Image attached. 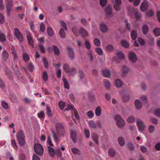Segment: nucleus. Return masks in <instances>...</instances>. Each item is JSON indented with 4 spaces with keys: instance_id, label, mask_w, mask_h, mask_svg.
Masks as SVG:
<instances>
[{
    "instance_id": "nucleus-1",
    "label": "nucleus",
    "mask_w": 160,
    "mask_h": 160,
    "mask_svg": "<svg viewBox=\"0 0 160 160\" xmlns=\"http://www.w3.org/2000/svg\"><path fill=\"white\" fill-rule=\"evenodd\" d=\"M63 68L65 72L70 75L74 76L76 73V71L75 68H72L70 69L69 65L68 64H65L63 67Z\"/></svg>"
},
{
    "instance_id": "nucleus-2",
    "label": "nucleus",
    "mask_w": 160,
    "mask_h": 160,
    "mask_svg": "<svg viewBox=\"0 0 160 160\" xmlns=\"http://www.w3.org/2000/svg\"><path fill=\"white\" fill-rule=\"evenodd\" d=\"M34 149L36 153L40 156L42 155L43 153L44 149L43 146L40 144L36 143L34 144Z\"/></svg>"
},
{
    "instance_id": "nucleus-3",
    "label": "nucleus",
    "mask_w": 160,
    "mask_h": 160,
    "mask_svg": "<svg viewBox=\"0 0 160 160\" xmlns=\"http://www.w3.org/2000/svg\"><path fill=\"white\" fill-rule=\"evenodd\" d=\"M17 138L19 144L21 146L24 145L25 143V137L22 131H21L18 132L17 135Z\"/></svg>"
},
{
    "instance_id": "nucleus-4",
    "label": "nucleus",
    "mask_w": 160,
    "mask_h": 160,
    "mask_svg": "<svg viewBox=\"0 0 160 160\" xmlns=\"http://www.w3.org/2000/svg\"><path fill=\"white\" fill-rule=\"evenodd\" d=\"M114 119L116 121L117 125L118 127L121 128L124 126L125 122L119 115H116L114 117Z\"/></svg>"
},
{
    "instance_id": "nucleus-5",
    "label": "nucleus",
    "mask_w": 160,
    "mask_h": 160,
    "mask_svg": "<svg viewBox=\"0 0 160 160\" xmlns=\"http://www.w3.org/2000/svg\"><path fill=\"white\" fill-rule=\"evenodd\" d=\"M56 131L58 134L63 136L65 133V130L62 124L60 123H57L56 125Z\"/></svg>"
},
{
    "instance_id": "nucleus-6",
    "label": "nucleus",
    "mask_w": 160,
    "mask_h": 160,
    "mask_svg": "<svg viewBox=\"0 0 160 160\" xmlns=\"http://www.w3.org/2000/svg\"><path fill=\"white\" fill-rule=\"evenodd\" d=\"M136 122L140 132L142 133L145 128V125L143 124L142 121L139 119H137Z\"/></svg>"
},
{
    "instance_id": "nucleus-7",
    "label": "nucleus",
    "mask_w": 160,
    "mask_h": 160,
    "mask_svg": "<svg viewBox=\"0 0 160 160\" xmlns=\"http://www.w3.org/2000/svg\"><path fill=\"white\" fill-rule=\"evenodd\" d=\"M128 58L129 60L132 62H135L137 60L136 54L132 52H130L128 54Z\"/></svg>"
},
{
    "instance_id": "nucleus-8",
    "label": "nucleus",
    "mask_w": 160,
    "mask_h": 160,
    "mask_svg": "<svg viewBox=\"0 0 160 160\" xmlns=\"http://www.w3.org/2000/svg\"><path fill=\"white\" fill-rule=\"evenodd\" d=\"M14 35L20 42L23 41V37L18 29L16 28L15 29Z\"/></svg>"
},
{
    "instance_id": "nucleus-9",
    "label": "nucleus",
    "mask_w": 160,
    "mask_h": 160,
    "mask_svg": "<svg viewBox=\"0 0 160 160\" xmlns=\"http://www.w3.org/2000/svg\"><path fill=\"white\" fill-rule=\"evenodd\" d=\"M148 7V4L147 0H144L143 2L141 4L140 6L141 10L143 12L146 11Z\"/></svg>"
},
{
    "instance_id": "nucleus-10",
    "label": "nucleus",
    "mask_w": 160,
    "mask_h": 160,
    "mask_svg": "<svg viewBox=\"0 0 160 160\" xmlns=\"http://www.w3.org/2000/svg\"><path fill=\"white\" fill-rule=\"evenodd\" d=\"M27 37L28 42L29 44L33 48L34 46L33 43V41L32 38L31 36V34H30V32L28 31L27 32Z\"/></svg>"
},
{
    "instance_id": "nucleus-11",
    "label": "nucleus",
    "mask_w": 160,
    "mask_h": 160,
    "mask_svg": "<svg viewBox=\"0 0 160 160\" xmlns=\"http://www.w3.org/2000/svg\"><path fill=\"white\" fill-rule=\"evenodd\" d=\"M7 2V4L6 5V8L7 9V12L8 15H9L11 12V7L12 6V4L11 2L10 1V0H6Z\"/></svg>"
},
{
    "instance_id": "nucleus-12",
    "label": "nucleus",
    "mask_w": 160,
    "mask_h": 160,
    "mask_svg": "<svg viewBox=\"0 0 160 160\" xmlns=\"http://www.w3.org/2000/svg\"><path fill=\"white\" fill-rule=\"evenodd\" d=\"M124 93V91H122L119 92V94L120 95H122V99L124 102H127L129 99V96L127 94H124L122 95Z\"/></svg>"
},
{
    "instance_id": "nucleus-13",
    "label": "nucleus",
    "mask_w": 160,
    "mask_h": 160,
    "mask_svg": "<svg viewBox=\"0 0 160 160\" xmlns=\"http://www.w3.org/2000/svg\"><path fill=\"white\" fill-rule=\"evenodd\" d=\"M71 136L72 141L74 143L77 142L76 132L74 130H72L71 132Z\"/></svg>"
},
{
    "instance_id": "nucleus-14",
    "label": "nucleus",
    "mask_w": 160,
    "mask_h": 160,
    "mask_svg": "<svg viewBox=\"0 0 160 160\" xmlns=\"http://www.w3.org/2000/svg\"><path fill=\"white\" fill-rule=\"evenodd\" d=\"M52 133L53 135V138L55 142L56 143H58L59 142L58 136L62 135L61 134H58L55 132L53 130L52 131Z\"/></svg>"
},
{
    "instance_id": "nucleus-15",
    "label": "nucleus",
    "mask_w": 160,
    "mask_h": 160,
    "mask_svg": "<svg viewBox=\"0 0 160 160\" xmlns=\"http://www.w3.org/2000/svg\"><path fill=\"white\" fill-rule=\"evenodd\" d=\"M112 8L111 6L108 7L106 10L105 12L108 18H109V16H112Z\"/></svg>"
},
{
    "instance_id": "nucleus-16",
    "label": "nucleus",
    "mask_w": 160,
    "mask_h": 160,
    "mask_svg": "<svg viewBox=\"0 0 160 160\" xmlns=\"http://www.w3.org/2000/svg\"><path fill=\"white\" fill-rule=\"evenodd\" d=\"M115 83L117 88H119L123 85V82L120 80L117 79L115 80Z\"/></svg>"
},
{
    "instance_id": "nucleus-17",
    "label": "nucleus",
    "mask_w": 160,
    "mask_h": 160,
    "mask_svg": "<svg viewBox=\"0 0 160 160\" xmlns=\"http://www.w3.org/2000/svg\"><path fill=\"white\" fill-rule=\"evenodd\" d=\"M2 57L4 61H6L9 57V54L6 50H4L2 52Z\"/></svg>"
},
{
    "instance_id": "nucleus-18",
    "label": "nucleus",
    "mask_w": 160,
    "mask_h": 160,
    "mask_svg": "<svg viewBox=\"0 0 160 160\" xmlns=\"http://www.w3.org/2000/svg\"><path fill=\"white\" fill-rule=\"evenodd\" d=\"M68 54L70 58L71 59H73L74 58V52L73 50L70 48H68Z\"/></svg>"
},
{
    "instance_id": "nucleus-19",
    "label": "nucleus",
    "mask_w": 160,
    "mask_h": 160,
    "mask_svg": "<svg viewBox=\"0 0 160 160\" xmlns=\"http://www.w3.org/2000/svg\"><path fill=\"white\" fill-rule=\"evenodd\" d=\"M135 104L136 108L137 109H140L141 108L142 104L138 100H136L135 102Z\"/></svg>"
},
{
    "instance_id": "nucleus-20",
    "label": "nucleus",
    "mask_w": 160,
    "mask_h": 160,
    "mask_svg": "<svg viewBox=\"0 0 160 160\" xmlns=\"http://www.w3.org/2000/svg\"><path fill=\"white\" fill-rule=\"evenodd\" d=\"M100 28L101 30L103 32H106L108 31L107 26L103 23H101L100 24Z\"/></svg>"
},
{
    "instance_id": "nucleus-21",
    "label": "nucleus",
    "mask_w": 160,
    "mask_h": 160,
    "mask_svg": "<svg viewBox=\"0 0 160 160\" xmlns=\"http://www.w3.org/2000/svg\"><path fill=\"white\" fill-rule=\"evenodd\" d=\"M103 76L106 78H109L110 76L111 73L110 71L108 69H105L102 72Z\"/></svg>"
},
{
    "instance_id": "nucleus-22",
    "label": "nucleus",
    "mask_w": 160,
    "mask_h": 160,
    "mask_svg": "<svg viewBox=\"0 0 160 160\" xmlns=\"http://www.w3.org/2000/svg\"><path fill=\"white\" fill-rule=\"evenodd\" d=\"M79 32L81 35L83 37H87L88 35V33L86 30L82 28L80 29Z\"/></svg>"
},
{
    "instance_id": "nucleus-23",
    "label": "nucleus",
    "mask_w": 160,
    "mask_h": 160,
    "mask_svg": "<svg viewBox=\"0 0 160 160\" xmlns=\"http://www.w3.org/2000/svg\"><path fill=\"white\" fill-rule=\"evenodd\" d=\"M101 108L100 106H98L95 109V113L97 116H99L101 114Z\"/></svg>"
},
{
    "instance_id": "nucleus-24",
    "label": "nucleus",
    "mask_w": 160,
    "mask_h": 160,
    "mask_svg": "<svg viewBox=\"0 0 160 160\" xmlns=\"http://www.w3.org/2000/svg\"><path fill=\"white\" fill-rule=\"evenodd\" d=\"M92 138L93 141L95 142L96 144H98L99 142L98 140V135L95 134H92Z\"/></svg>"
},
{
    "instance_id": "nucleus-25",
    "label": "nucleus",
    "mask_w": 160,
    "mask_h": 160,
    "mask_svg": "<svg viewBox=\"0 0 160 160\" xmlns=\"http://www.w3.org/2000/svg\"><path fill=\"white\" fill-rule=\"evenodd\" d=\"M47 31L48 35L50 36H52L53 35V30L51 27L48 26L47 28Z\"/></svg>"
},
{
    "instance_id": "nucleus-26",
    "label": "nucleus",
    "mask_w": 160,
    "mask_h": 160,
    "mask_svg": "<svg viewBox=\"0 0 160 160\" xmlns=\"http://www.w3.org/2000/svg\"><path fill=\"white\" fill-rule=\"evenodd\" d=\"M129 71V68L126 66H123L122 68V71L124 75H126L128 73Z\"/></svg>"
},
{
    "instance_id": "nucleus-27",
    "label": "nucleus",
    "mask_w": 160,
    "mask_h": 160,
    "mask_svg": "<svg viewBox=\"0 0 160 160\" xmlns=\"http://www.w3.org/2000/svg\"><path fill=\"white\" fill-rule=\"evenodd\" d=\"M142 30L143 33L144 34H146L147 33L148 31V26L147 25H143L142 27Z\"/></svg>"
},
{
    "instance_id": "nucleus-28",
    "label": "nucleus",
    "mask_w": 160,
    "mask_h": 160,
    "mask_svg": "<svg viewBox=\"0 0 160 160\" xmlns=\"http://www.w3.org/2000/svg\"><path fill=\"white\" fill-rule=\"evenodd\" d=\"M131 38L133 40H135L137 38V33L135 30H132L131 32Z\"/></svg>"
},
{
    "instance_id": "nucleus-29",
    "label": "nucleus",
    "mask_w": 160,
    "mask_h": 160,
    "mask_svg": "<svg viewBox=\"0 0 160 160\" xmlns=\"http://www.w3.org/2000/svg\"><path fill=\"white\" fill-rule=\"evenodd\" d=\"M122 46L126 48H128L129 46V44L128 42L126 40H122L121 42Z\"/></svg>"
},
{
    "instance_id": "nucleus-30",
    "label": "nucleus",
    "mask_w": 160,
    "mask_h": 160,
    "mask_svg": "<svg viewBox=\"0 0 160 160\" xmlns=\"http://www.w3.org/2000/svg\"><path fill=\"white\" fill-rule=\"evenodd\" d=\"M63 80L64 83V87L67 89H69V85L67 80L63 77Z\"/></svg>"
},
{
    "instance_id": "nucleus-31",
    "label": "nucleus",
    "mask_w": 160,
    "mask_h": 160,
    "mask_svg": "<svg viewBox=\"0 0 160 160\" xmlns=\"http://www.w3.org/2000/svg\"><path fill=\"white\" fill-rule=\"evenodd\" d=\"M53 47L55 54L57 56L59 55L60 52L58 48L56 46H53Z\"/></svg>"
},
{
    "instance_id": "nucleus-32",
    "label": "nucleus",
    "mask_w": 160,
    "mask_h": 160,
    "mask_svg": "<svg viewBox=\"0 0 160 160\" xmlns=\"http://www.w3.org/2000/svg\"><path fill=\"white\" fill-rule=\"evenodd\" d=\"M118 141L119 143L121 146H123L125 145V141L124 138L122 137H120L118 138Z\"/></svg>"
},
{
    "instance_id": "nucleus-33",
    "label": "nucleus",
    "mask_w": 160,
    "mask_h": 160,
    "mask_svg": "<svg viewBox=\"0 0 160 160\" xmlns=\"http://www.w3.org/2000/svg\"><path fill=\"white\" fill-rule=\"evenodd\" d=\"M88 125L89 127L91 128H95L96 127L95 122L92 120H90L89 122Z\"/></svg>"
},
{
    "instance_id": "nucleus-34",
    "label": "nucleus",
    "mask_w": 160,
    "mask_h": 160,
    "mask_svg": "<svg viewBox=\"0 0 160 160\" xmlns=\"http://www.w3.org/2000/svg\"><path fill=\"white\" fill-rule=\"evenodd\" d=\"M23 58L25 62H28L29 59V55L26 52H24L23 54Z\"/></svg>"
},
{
    "instance_id": "nucleus-35",
    "label": "nucleus",
    "mask_w": 160,
    "mask_h": 160,
    "mask_svg": "<svg viewBox=\"0 0 160 160\" xmlns=\"http://www.w3.org/2000/svg\"><path fill=\"white\" fill-rule=\"evenodd\" d=\"M48 149L50 155L52 157H53L55 155L54 149L53 148L50 146L48 147Z\"/></svg>"
},
{
    "instance_id": "nucleus-36",
    "label": "nucleus",
    "mask_w": 160,
    "mask_h": 160,
    "mask_svg": "<svg viewBox=\"0 0 160 160\" xmlns=\"http://www.w3.org/2000/svg\"><path fill=\"white\" fill-rule=\"evenodd\" d=\"M42 79L45 81H47L48 79V74L46 71H44L42 74Z\"/></svg>"
},
{
    "instance_id": "nucleus-37",
    "label": "nucleus",
    "mask_w": 160,
    "mask_h": 160,
    "mask_svg": "<svg viewBox=\"0 0 160 160\" xmlns=\"http://www.w3.org/2000/svg\"><path fill=\"white\" fill-rule=\"evenodd\" d=\"M153 33L156 36H158L160 35V28H156L153 30Z\"/></svg>"
},
{
    "instance_id": "nucleus-38",
    "label": "nucleus",
    "mask_w": 160,
    "mask_h": 160,
    "mask_svg": "<svg viewBox=\"0 0 160 160\" xmlns=\"http://www.w3.org/2000/svg\"><path fill=\"white\" fill-rule=\"evenodd\" d=\"M94 45L97 46H99L101 45V42L100 40L98 38H95L93 41Z\"/></svg>"
},
{
    "instance_id": "nucleus-39",
    "label": "nucleus",
    "mask_w": 160,
    "mask_h": 160,
    "mask_svg": "<svg viewBox=\"0 0 160 160\" xmlns=\"http://www.w3.org/2000/svg\"><path fill=\"white\" fill-rule=\"evenodd\" d=\"M59 34L60 37L62 38L65 37V33L64 30L63 28H61L59 31Z\"/></svg>"
},
{
    "instance_id": "nucleus-40",
    "label": "nucleus",
    "mask_w": 160,
    "mask_h": 160,
    "mask_svg": "<svg viewBox=\"0 0 160 160\" xmlns=\"http://www.w3.org/2000/svg\"><path fill=\"white\" fill-rule=\"evenodd\" d=\"M87 54L89 57L90 60L92 61L93 59V57L92 55V52L91 50H88L87 52Z\"/></svg>"
},
{
    "instance_id": "nucleus-41",
    "label": "nucleus",
    "mask_w": 160,
    "mask_h": 160,
    "mask_svg": "<svg viewBox=\"0 0 160 160\" xmlns=\"http://www.w3.org/2000/svg\"><path fill=\"white\" fill-rule=\"evenodd\" d=\"M71 151L72 153L74 154H80V151L78 148H72L71 149Z\"/></svg>"
},
{
    "instance_id": "nucleus-42",
    "label": "nucleus",
    "mask_w": 160,
    "mask_h": 160,
    "mask_svg": "<svg viewBox=\"0 0 160 160\" xmlns=\"http://www.w3.org/2000/svg\"><path fill=\"white\" fill-rule=\"evenodd\" d=\"M87 116L90 118H93L94 115V112L92 110H90L87 112Z\"/></svg>"
},
{
    "instance_id": "nucleus-43",
    "label": "nucleus",
    "mask_w": 160,
    "mask_h": 160,
    "mask_svg": "<svg viewBox=\"0 0 160 160\" xmlns=\"http://www.w3.org/2000/svg\"><path fill=\"white\" fill-rule=\"evenodd\" d=\"M104 85L106 88H109L111 86L110 81L107 80H105L104 81Z\"/></svg>"
},
{
    "instance_id": "nucleus-44",
    "label": "nucleus",
    "mask_w": 160,
    "mask_h": 160,
    "mask_svg": "<svg viewBox=\"0 0 160 160\" xmlns=\"http://www.w3.org/2000/svg\"><path fill=\"white\" fill-rule=\"evenodd\" d=\"M84 45L87 49L90 50L91 45L89 41L86 40L85 42Z\"/></svg>"
},
{
    "instance_id": "nucleus-45",
    "label": "nucleus",
    "mask_w": 160,
    "mask_h": 160,
    "mask_svg": "<svg viewBox=\"0 0 160 160\" xmlns=\"http://www.w3.org/2000/svg\"><path fill=\"white\" fill-rule=\"evenodd\" d=\"M6 40L5 35L2 33H0V41L1 42H3Z\"/></svg>"
},
{
    "instance_id": "nucleus-46",
    "label": "nucleus",
    "mask_w": 160,
    "mask_h": 160,
    "mask_svg": "<svg viewBox=\"0 0 160 160\" xmlns=\"http://www.w3.org/2000/svg\"><path fill=\"white\" fill-rule=\"evenodd\" d=\"M96 52L100 55H102L103 54L102 50L100 48H96Z\"/></svg>"
},
{
    "instance_id": "nucleus-47",
    "label": "nucleus",
    "mask_w": 160,
    "mask_h": 160,
    "mask_svg": "<svg viewBox=\"0 0 160 160\" xmlns=\"http://www.w3.org/2000/svg\"><path fill=\"white\" fill-rule=\"evenodd\" d=\"M127 121L128 122L132 123L135 121V118L133 116H130L127 119Z\"/></svg>"
},
{
    "instance_id": "nucleus-48",
    "label": "nucleus",
    "mask_w": 160,
    "mask_h": 160,
    "mask_svg": "<svg viewBox=\"0 0 160 160\" xmlns=\"http://www.w3.org/2000/svg\"><path fill=\"white\" fill-rule=\"evenodd\" d=\"M59 108L61 110H62L64 108L65 105V103L62 101H60L58 104Z\"/></svg>"
},
{
    "instance_id": "nucleus-49",
    "label": "nucleus",
    "mask_w": 160,
    "mask_h": 160,
    "mask_svg": "<svg viewBox=\"0 0 160 160\" xmlns=\"http://www.w3.org/2000/svg\"><path fill=\"white\" fill-rule=\"evenodd\" d=\"M117 56L119 58L121 59H123L125 56L124 54L121 52H117Z\"/></svg>"
},
{
    "instance_id": "nucleus-50",
    "label": "nucleus",
    "mask_w": 160,
    "mask_h": 160,
    "mask_svg": "<svg viewBox=\"0 0 160 160\" xmlns=\"http://www.w3.org/2000/svg\"><path fill=\"white\" fill-rule=\"evenodd\" d=\"M11 145L12 147L14 148L15 149H17L18 148L17 145L16 144L15 141L14 140H11Z\"/></svg>"
},
{
    "instance_id": "nucleus-51",
    "label": "nucleus",
    "mask_w": 160,
    "mask_h": 160,
    "mask_svg": "<svg viewBox=\"0 0 160 160\" xmlns=\"http://www.w3.org/2000/svg\"><path fill=\"white\" fill-rule=\"evenodd\" d=\"M108 153L110 156H113L115 153V151L112 148H110L109 151Z\"/></svg>"
},
{
    "instance_id": "nucleus-52",
    "label": "nucleus",
    "mask_w": 160,
    "mask_h": 160,
    "mask_svg": "<svg viewBox=\"0 0 160 160\" xmlns=\"http://www.w3.org/2000/svg\"><path fill=\"white\" fill-rule=\"evenodd\" d=\"M84 132L85 136L87 138H88L90 137V132L89 130L86 129H84Z\"/></svg>"
},
{
    "instance_id": "nucleus-53",
    "label": "nucleus",
    "mask_w": 160,
    "mask_h": 160,
    "mask_svg": "<svg viewBox=\"0 0 160 160\" xmlns=\"http://www.w3.org/2000/svg\"><path fill=\"white\" fill-rule=\"evenodd\" d=\"M2 105L3 108L5 109H7L8 108V104L4 101H2Z\"/></svg>"
},
{
    "instance_id": "nucleus-54",
    "label": "nucleus",
    "mask_w": 160,
    "mask_h": 160,
    "mask_svg": "<svg viewBox=\"0 0 160 160\" xmlns=\"http://www.w3.org/2000/svg\"><path fill=\"white\" fill-rule=\"evenodd\" d=\"M42 62L44 64L45 67L48 68V64L46 58H43L42 59Z\"/></svg>"
},
{
    "instance_id": "nucleus-55",
    "label": "nucleus",
    "mask_w": 160,
    "mask_h": 160,
    "mask_svg": "<svg viewBox=\"0 0 160 160\" xmlns=\"http://www.w3.org/2000/svg\"><path fill=\"white\" fill-rule=\"evenodd\" d=\"M40 28L41 31L43 32L44 31L45 28V25L42 22L40 24Z\"/></svg>"
},
{
    "instance_id": "nucleus-56",
    "label": "nucleus",
    "mask_w": 160,
    "mask_h": 160,
    "mask_svg": "<svg viewBox=\"0 0 160 160\" xmlns=\"http://www.w3.org/2000/svg\"><path fill=\"white\" fill-rule=\"evenodd\" d=\"M146 15L148 17H152L153 15V12L152 10H150L147 12L146 13Z\"/></svg>"
},
{
    "instance_id": "nucleus-57",
    "label": "nucleus",
    "mask_w": 160,
    "mask_h": 160,
    "mask_svg": "<svg viewBox=\"0 0 160 160\" xmlns=\"http://www.w3.org/2000/svg\"><path fill=\"white\" fill-rule=\"evenodd\" d=\"M46 110L48 115L49 116H52L51 110L50 108L48 106H47L46 107Z\"/></svg>"
},
{
    "instance_id": "nucleus-58",
    "label": "nucleus",
    "mask_w": 160,
    "mask_h": 160,
    "mask_svg": "<svg viewBox=\"0 0 160 160\" xmlns=\"http://www.w3.org/2000/svg\"><path fill=\"white\" fill-rule=\"evenodd\" d=\"M113 49V48L112 45H108L106 47V50L107 51H111Z\"/></svg>"
},
{
    "instance_id": "nucleus-59",
    "label": "nucleus",
    "mask_w": 160,
    "mask_h": 160,
    "mask_svg": "<svg viewBox=\"0 0 160 160\" xmlns=\"http://www.w3.org/2000/svg\"><path fill=\"white\" fill-rule=\"evenodd\" d=\"M73 106L72 105H68L66 108L65 109L66 110H71L72 112L73 111Z\"/></svg>"
},
{
    "instance_id": "nucleus-60",
    "label": "nucleus",
    "mask_w": 160,
    "mask_h": 160,
    "mask_svg": "<svg viewBox=\"0 0 160 160\" xmlns=\"http://www.w3.org/2000/svg\"><path fill=\"white\" fill-rule=\"evenodd\" d=\"M107 0H100V3L101 5L103 7L106 5L107 3Z\"/></svg>"
},
{
    "instance_id": "nucleus-61",
    "label": "nucleus",
    "mask_w": 160,
    "mask_h": 160,
    "mask_svg": "<svg viewBox=\"0 0 160 160\" xmlns=\"http://www.w3.org/2000/svg\"><path fill=\"white\" fill-rule=\"evenodd\" d=\"M73 112L74 114V116L77 119H79L80 118V117L78 114V113L76 109H74L73 111L72 112Z\"/></svg>"
},
{
    "instance_id": "nucleus-62",
    "label": "nucleus",
    "mask_w": 160,
    "mask_h": 160,
    "mask_svg": "<svg viewBox=\"0 0 160 160\" xmlns=\"http://www.w3.org/2000/svg\"><path fill=\"white\" fill-rule=\"evenodd\" d=\"M120 4H115L114 6V8L117 11H119L120 9Z\"/></svg>"
},
{
    "instance_id": "nucleus-63",
    "label": "nucleus",
    "mask_w": 160,
    "mask_h": 160,
    "mask_svg": "<svg viewBox=\"0 0 160 160\" xmlns=\"http://www.w3.org/2000/svg\"><path fill=\"white\" fill-rule=\"evenodd\" d=\"M155 130V127L154 126L151 125L148 128V130L149 132L151 133H152Z\"/></svg>"
},
{
    "instance_id": "nucleus-64",
    "label": "nucleus",
    "mask_w": 160,
    "mask_h": 160,
    "mask_svg": "<svg viewBox=\"0 0 160 160\" xmlns=\"http://www.w3.org/2000/svg\"><path fill=\"white\" fill-rule=\"evenodd\" d=\"M155 115L158 117H160V109H157L154 112Z\"/></svg>"
}]
</instances>
